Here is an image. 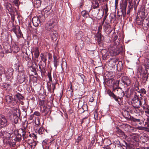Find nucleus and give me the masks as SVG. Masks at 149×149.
I'll list each match as a JSON object with an SVG mask.
<instances>
[{"label":"nucleus","mask_w":149,"mask_h":149,"mask_svg":"<svg viewBox=\"0 0 149 149\" xmlns=\"http://www.w3.org/2000/svg\"><path fill=\"white\" fill-rule=\"evenodd\" d=\"M56 23L53 21L51 23L46 24L45 28V30L49 33L54 41H56L58 36L57 32L56 30Z\"/></svg>","instance_id":"nucleus-1"},{"label":"nucleus","mask_w":149,"mask_h":149,"mask_svg":"<svg viewBox=\"0 0 149 149\" xmlns=\"http://www.w3.org/2000/svg\"><path fill=\"white\" fill-rule=\"evenodd\" d=\"M107 93L111 97L112 99H114L118 104L119 106H121L123 104V97L125 95L118 94V96H117L113 93L111 92L110 90L107 91Z\"/></svg>","instance_id":"nucleus-2"},{"label":"nucleus","mask_w":149,"mask_h":149,"mask_svg":"<svg viewBox=\"0 0 149 149\" xmlns=\"http://www.w3.org/2000/svg\"><path fill=\"white\" fill-rule=\"evenodd\" d=\"M13 114L10 116L9 118L12 122L17 124L20 116V111L17 108H13Z\"/></svg>","instance_id":"nucleus-3"},{"label":"nucleus","mask_w":149,"mask_h":149,"mask_svg":"<svg viewBox=\"0 0 149 149\" xmlns=\"http://www.w3.org/2000/svg\"><path fill=\"white\" fill-rule=\"evenodd\" d=\"M127 4V0H123L122 3H120V9L121 13V15L119 14L118 12V19H121L123 16V18L125 17L126 15V8Z\"/></svg>","instance_id":"nucleus-4"},{"label":"nucleus","mask_w":149,"mask_h":149,"mask_svg":"<svg viewBox=\"0 0 149 149\" xmlns=\"http://www.w3.org/2000/svg\"><path fill=\"white\" fill-rule=\"evenodd\" d=\"M138 14L139 15L141 19L137 18V24L138 25L142 24L143 20L145 19V6H141L138 10Z\"/></svg>","instance_id":"nucleus-5"},{"label":"nucleus","mask_w":149,"mask_h":149,"mask_svg":"<svg viewBox=\"0 0 149 149\" xmlns=\"http://www.w3.org/2000/svg\"><path fill=\"white\" fill-rule=\"evenodd\" d=\"M119 81L117 80L113 83L112 85V92L117 94L125 95L124 92L122 88L119 86Z\"/></svg>","instance_id":"nucleus-6"},{"label":"nucleus","mask_w":149,"mask_h":149,"mask_svg":"<svg viewBox=\"0 0 149 149\" xmlns=\"http://www.w3.org/2000/svg\"><path fill=\"white\" fill-rule=\"evenodd\" d=\"M143 111L145 113L146 116L147 117V119L145 123L144 126L145 127H142L141 130L149 128V107L144 106L143 107Z\"/></svg>","instance_id":"nucleus-7"},{"label":"nucleus","mask_w":149,"mask_h":149,"mask_svg":"<svg viewBox=\"0 0 149 149\" xmlns=\"http://www.w3.org/2000/svg\"><path fill=\"white\" fill-rule=\"evenodd\" d=\"M40 19L44 21L45 19V16L42 15H40L39 17H34L32 19V22L33 25L35 27L38 26L40 23Z\"/></svg>","instance_id":"nucleus-8"},{"label":"nucleus","mask_w":149,"mask_h":149,"mask_svg":"<svg viewBox=\"0 0 149 149\" xmlns=\"http://www.w3.org/2000/svg\"><path fill=\"white\" fill-rule=\"evenodd\" d=\"M132 105L134 108H139L140 105H142L141 100L139 97L137 95H134L131 101Z\"/></svg>","instance_id":"nucleus-9"},{"label":"nucleus","mask_w":149,"mask_h":149,"mask_svg":"<svg viewBox=\"0 0 149 149\" xmlns=\"http://www.w3.org/2000/svg\"><path fill=\"white\" fill-rule=\"evenodd\" d=\"M5 99L8 104H12L13 106L15 105L17 102L15 98H13L12 95H6L5 96Z\"/></svg>","instance_id":"nucleus-10"},{"label":"nucleus","mask_w":149,"mask_h":149,"mask_svg":"<svg viewBox=\"0 0 149 149\" xmlns=\"http://www.w3.org/2000/svg\"><path fill=\"white\" fill-rule=\"evenodd\" d=\"M112 46V45H111L110 47L111 49H110L109 50L110 55L112 56H116L118 55L121 52L120 49L118 47H114Z\"/></svg>","instance_id":"nucleus-11"},{"label":"nucleus","mask_w":149,"mask_h":149,"mask_svg":"<svg viewBox=\"0 0 149 149\" xmlns=\"http://www.w3.org/2000/svg\"><path fill=\"white\" fill-rule=\"evenodd\" d=\"M130 118L132 122L135 125H139L142 126L144 124V122L140 119L136 118L134 117H130Z\"/></svg>","instance_id":"nucleus-12"},{"label":"nucleus","mask_w":149,"mask_h":149,"mask_svg":"<svg viewBox=\"0 0 149 149\" xmlns=\"http://www.w3.org/2000/svg\"><path fill=\"white\" fill-rule=\"evenodd\" d=\"M140 0H129V5L128 7H130L133 9L134 8L136 10L137 7L139 5V2Z\"/></svg>","instance_id":"nucleus-13"},{"label":"nucleus","mask_w":149,"mask_h":149,"mask_svg":"<svg viewBox=\"0 0 149 149\" xmlns=\"http://www.w3.org/2000/svg\"><path fill=\"white\" fill-rule=\"evenodd\" d=\"M12 31H13L18 37H21L22 35L19 26L13 25L12 26Z\"/></svg>","instance_id":"nucleus-14"},{"label":"nucleus","mask_w":149,"mask_h":149,"mask_svg":"<svg viewBox=\"0 0 149 149\" xmlns=\"http://www.w3.org/2000/svg\"><path fill=\"white\" fill-rule=\"evenodd\" d=\"M41 109V114L42 116H46L47 115H50L51 112L50 109V107H47L46 106H43L42 109Z\"/></svg>","instance_id":"nucleus-15"},{"label":"nucleus","mask_w":149,"mask_h":149,"mask_svg":"<svg viewBox=\"0 0 149 149\" xmlns=\"http://www.w3.org/2000/svg\"><path fill=\"white\" fill-rule=\"evenodd\" d=\"M121 80L124 85H126L127 87L130 86L131 84V80L127 76H123L122 77L121 79Z\"/></svg>","instance_id":"nucleus-16"},{"label":"nucleus","mask_w":149,"mask_h":149,"mask_svg":"<svg viewBox=\"0 0 149 149\" xmlns=\"http://www.w3.org/2000/svg\"><path fill=\"white\" fill-rule=\"evenodd\" d=\"M0 124L3 127L7 126L9 124L6 118L2 115L0 116Z\"/></svg>","instance_id":"nucleus-17"},{"label":"nucleus","mask_w":149,"mask_h":149,"mask_svg":"<svg viewBox=\"0 0 149 149\" xmlns=\"http://www.w3.org/2000/svg\"><path fill=\"white\" fill-rule=\"evenodd\" d=\"M148 74L147 70H146L143 73H141V81L143 83H145L148 78Z\"/></svg>","instance_id":"nucleus-18"},{"label":"nucleus","mask_w":149,"mask_h":149,"mask_svg":"<svg viewBox=\"0 0 149 149\" xmlns=\"http://www.w3.org/2000/svg\"><path fill=\"white\" fill-rule=\"evenodd\" d=\"M116 131L117 134L119 135V136L122 137L123 139H126L127 138V136L126 135L124 132L118 127H116Z\"/></svg>","instance_id":"nucleus-19"},{"label":"nucleus","mask_w":149,"mask_h":149,"mask_svg":"<svg viewBox=\"0 0 149 149\" xmlns=\"http://www.w3.org/2000/svg\"><path fill=\"white\" fill-rule=\"evenodd\" d=\"M140 139L143 143H145L149 141V136L147 134H144L141 136Z\"/></svg>","instance_id":"nucleus-20"},{"label":"nucleus","mask_w":149,"mask_h":149,"mask_svg":"<svg viewBox=\"0 0 149 149\" xmlns=\"http://www.w3.org/2000/svg\"><path fill=\"white\" fill-rule=\"evenodd\" d=\"M142 26L144 30H147L149 26V22L147 19H145L142 22Z\"/></svg>","instance_id":"nucleus-21"},{"label":"nucleus","mask_w":149,"mask_h":149,"mask_svg":"<svg viewBox=\"0 0 149 149\" xmlns=\"http://www.w3.org/2000/svg\"><path fill=\"white\" fill-rule=\"evenodd\" d=\"M102 55V58L103 60L107 59L109 56L107 50L105 49H102L101 51Z\"/></svg>","instance_id":"nucleus-22"},{"label":"nucleus","mask_w":149,"mask_h":149,"mask_svg":"<svg viewBox=\"0 0 149 149\" xmlns=\"http://www.w3.org/2000/svg\"><path fill=\"white\" fill-rule=\"evenodd\" d=\"M33 52L34 53V56L35 58H38L40 52L38 48L37 47H35L33 49V51L32 53Z\"/></svg>","instance_id":"nucleus-23"},{"label":"nucleus","mask_w":149,"mask_h":149,"mask_svg":"<svg viewBox=\"0 0 149 149\" xmlns=\"http://www.w3.org/2000/svg\"><path fill=\"white\" fill-rule=\"evenodd\" d=\"M112 30L111 27V26L109 24H107L105 26L104 31L107 34H110Z\"/></svg>","instance_id":"nucleus-24"},{"label":"nucleus","mask_w":149,"mask_h":149,"mask_svg":"<svg viewBox=\"0 0 149 149\" xmlns=\"http://www.w3.org/2000/svg\"><path fill=\"white\" fill-rule=\"evenodd\" d=\"M41 1L40 0H35L33 2V4L35 7L38 8L41 6Z\"/></svg>","instance_id":"nucleus-25"},{"label":"nucleus","mask_w":149,"mask_h":149,"mask_svg":"<svg viewBox=\"0 0 149 149\" xmlns=\"http://www.w3.org/2000/svg\"><path fill=\"white\" fill-rule=\"evenodd\" d=\"M53 58L54 66L56 68L57 66L58 65V59L57 58L56 56L54 55Z\"/></svg>","instance_id":"nucleus-26"},{"label":"nucleus","mask_w":149,"mask_h":149,"mask_svg":"<svg viewBox=\"0 0 149 149\" xmlns=\"http://www.w3.org/2000/svg\"><path fill=\"white\" fill-rule=\"evenodd\" d=\"M15 137L14 139L15 141L17 142H19L22 139V136L21 134L18 133L16 135H15Z\"/></svg>","instance_id":"nucleus-27"},{"label":"nucleus","mask_w":149,"mask_h":149,"mask_svg":"<svg viewBox=\"0 0 149 149\" xmlns=\"http://www.w3.org/2000/svg\"><path fill=\"white\" fill-rule=\"evenodd\" d=\"M86 22L88 25H91L93 23V20L92 18L89 17L86 19Z\"/></svg>","instance_id":"nucleus-28"},{"label":"nucleus","mask_w":149,"mask_h":149,"mask_svg":"<svg viewBox=\"0 0 149 149\" xmlns=\"http://www.w3.org/2000/svg\"><path fill=\"white\" fill-rule=\"evenodd\" d=\"M99 7V3L97 0H94L93 2L92 7L93 9Z\"/></svg>","instance_id":"nucleus-29"},{"label":"nucleus","mask_w":149,"mask_h":149,"mask_svg":"<svg viewBox=\"0 0 149 149\" xmlns=\"http://www.w3.org/2000/svg\"><path fill=\"white\" fill-rule=\"evenodd\" d=\"M83 32L81 31H79L77 33H76V38L77 39L79 40L83 36Z\"/></svg>","instance_id":"nucleus-30"},{"label":"nucleus","mask_w":149,"mask_h":149,"mask_svg":"<svg viewBox=\"0 0 149 149\" xmlns=\"http://www.w3.org/2000/svg\"><path fill=\"white\" fill-rule=\"evenodd\" d=\"M113 45H112V47H118V48L122 47V45L120 44V42L118 40L113 41Z\"/></svg>","instance_id":"nucleus-31"},{"label":"nucleus","mask_w":149,"mask_h":149,"mask_svg":"<svg viewBox=\"0 0 149 149\" xmlns=\"http://www.w3.org/2000/svg\"><path fill=\"white\" fill-rule=\"evenodd\" d=\"M127 144L125 141H123L121 142L119 146H117L118 147H122L123 149H125Z\"/></svg>","instance_id":"nucleus-32"},{"label":"nucleus","mask_w":149,"mask_h":149,"mask_svg":"<svg viewBox=\"0 0 149 149\" xmlns=\"http://www.w3.org/2000/svg\"><path fill=\"white\" fill-rule=\"evenodd\" d=\"M44 128L43 127H40L39 129H36V132H38L40 135L43 134L44 132Z\"/></svg>","instance_id":"nucleus-33"},{"label":"nucleus","mask_w":149,"mask_h":149,"mask_svg":"<svg viewBox=\"0 0 149 149\" xmlns=\"http://www.w3.org/2000/svg\"><path fill=\"white\" fill-rule=\"evenodd\" d=\"M40 57L42 61L47 63V58L46 55H44L42 53L40 54Z\"/></svg>","instance_id":"nucleus-34"},{"label":"nucleus","mask_w":149,"mask_h":149,"mask_svg":"<svg viewBox=\"0 0 149 149\" xmlns=\"http://www.w3.org/2000/svg\"><path fill=\"white\" fill-rule=\"evenodd\" d=\"M6 144L10 147H13L15 145V142H12L11 141V139L9 140H7L6 141Z\"/></svg>","instance_id":"nucleus-35"},{"label":"nucleus","mask_w":149,"mask_h":149,"mask_svg":"<svg viewBox=\"0 0 149 149\" xmlns=\"http://www.w3.org/2000/svg\"><path fill=\"white\" fill-rule=\"evenodd\" d=\"M39 66V71L40 72L42 76L44 75L46 72L45 68L38 65Z\"/></svg>","instance_id":"nucleus-36"},{"label":"nucleus","mask_w":149,"mask_h":149,"mask_svg":"<svg viewBox=\"0 0 149 149\" xmlns=\"http://www.w3.org/2000/svg\"><path fill=\"white\" fill-rule=\"evenodd\" d=\"M15 96L20 101L23 100L24 98V97L22 95L19 93H17V94L15 95Z\"/></svg>","instance_id":"nucleus-37"},{"label":"nucleus","mask_w":149,"mask_h":149,"mask_svg":"<svg viewBox=\"0 0 149 149\" xmlns=\"http://www.w3.org/2000/svg\"><path fill=\"white\" fill-rule=\"evenodd\" d=\"M81 15L83 17H87L90 16L88 12L85 10H83L81 12Z\"/></svg>","instance_id":"nucleus-38"},{"label":"nucleus","mask_w":149,"mask_h":149,"mask_svg":"<svg viewBox=\"0 0 149 149\" xmlns=\"http://www.w3.org/2000/svg\"><path fill=\"white\" fill-rule=\"evenodd\" d=\"M7 10L8 11L9 14L11 15L14 14V12L12 5L8 8Z\"/></svg>","instance_id":"nucleus-39"},{"label":"nucleus","mask_w":149,"mask_h":149,"mask_svg":"<svg viewBox=\"0 0 149 149\" xmlns=\"http://www.w3.org/2000/svg\"><path fill=\"white\" fill-rule=\"evenodd\" d=\"M5 134L6 135L4 136V137H5V138L7 140L11 139V138H12L11 139H12L13 136L11 137V134L7 132H6V133H5Z\"/></svg>","instance_id":"nucleus-40"},{"label":"nucleus","mask_w":149,"mask_h":149,"mask_svg":"<svg viewBox=\"0 0 149 149\" xmlns=\"http://www.w3.org/2000/svg\"><path fill=\"white\" fill-rule=\"evenodd\" d=\"M21 130L23 133V134H22V137L24 140H25L27 137L28 135L26 134V132L25 131V130L24 129H23L22 128H21Z\"/></svg>","instance_id":"nucleus-41"},{"label":"nucleus","mask_w":149,"mask_h":149,"mask_svg":"<svg viewBox=\"0 0 149 149\" xmlns=\"http://www.w3.org/2000/svg\"><path fill=\"white\" fill-rule=\"evenodd\" d=\"M138 86H139V83L137 81H136L135 82V83H133L132 86V89H134L135 88L137 87Z\"/></svg>","instance_id":"nucleus-42"},{"label":"nucleus","mask_w":149,"mask_h":149,"mask_svg":"<svg viewBox=\"0 0 149 149\" xmlns=\"http://www.w3.org/2000/svg\"><path fill=\"white\" fill-rule=\"evenodd\" d=\"M139 108H134L132 109V111L136 113H139L140 112V110L138 109Z\"/></svg>","instance_id":"nucleus-43"},{"label":"nucleus","mask_w":149,"mask_h":149,"mask_svg":"<svg viewBox=\"0 0 149 149\" xmlns=\"http://www.w3.org/2000/svg\"><path fill=\"white\" fill-rule=\"evenodd\" d=\"M46 64L47 63L44 62H43L42 61H40L39 64H38V65H39L45 68L46 67Z\"/></svg>","instance_id":"nucleus-44"},{"label":"nucleus","mask_w":149,"mask_h":149,"mask_svg":"<svg viewBox=\"0 0 149 149\" xmlns=\"http://www.w3.org/2000/svg\"><path fill=\"white\" fill-rule=\"evenodd\" d=\"M47 75L49 78V81L52 82V76H51V71H48V72Z\"/></svg>","instance_id":"nucleus-45"},{"label":"nucleus","mask_w":149,"mask_h":149,"mask_svg":"<svg viewBox=\"0 0 149 149\" xmlns=\"http://www.w3.org/2000/svg\"><path fill=\"white\" fill-rule=\"evenodd\" d=\"M88 119L87 118H83L81 122V125H82L83 123H86L87 124V123H88Z\"/></svg>","instance_id":"nucleus-46"},{"label":"nucleus","mask_w":149,"mask_h":149,"mask_svg":"<svg viewBox=\"0 0 149 149\" xmlns=\"http://www.w3.org/2000/svg\"><path fill=\"white\" fill-rule=\"evenodd\" d=\"M28 145L31 146H30L31 147V148H33V149L35 148L36 145H37V143H36L34 141L33 142L31 143H28Z\"/></svg>","instance_id":"nucleus-47"},{"label":"nucleus","mask_w":149,"mask_h":149,"mask_svg":"<svg viewBox=\"0 0 149 149\" xmlns=\"http://www.w3.org/2000/svg\"><path fill=\"white\" fill-rule=\"evenodd\" d=\"M18 70L19 72H22L24 70V68L22 66L18 65Z\"/></svg>","instance_id":"nucleus-48"},{"label":"nucleus","mask_w":149,"mask_h":149,"mask_svg":"<svg viewBox=\"0 0 149 149\" xmlns=\"http://www.w3.org/2000/svg\"><path fill=\"white\" fill-rule=\"evenodd\" d=\"M87 105H84L82 107V108L80 110L82 109L83 110L82 113L84 112L85 111H86L87 109Z\"/></svg>","instance_id":"nucleus-49"},{"label":"nucleus","mask_w":149,"mask_h":149,"mask_svg":"<svg viewBox=\"0 0 149 149\" xmlns=\"http://www.w3.org/2000/svg\"><path fill=\"white\" fill-rule=\"evenodd\" d=\"M57 82H56L54 83H52L51 84V86L52 87V92H54V90L56 88V86H55Z\"/></svg>","instance_id":"nucleus-50"},{"label":"nucleus","mask_w":149,"mask_h":149,"mask_svg":"<svg viewBox=\"0 0 149 149\" xmlns=\"http://www.w3.org/2000/svg\"><path fill=\"white\" fill-rule=\"evenodd\" d=\"M83 139V137L81 136H79L77 140L76 141V143H77L78 144L79 143V142Z\"/></svg>","instance_id":"nucleus-51"},{"label":"nucleus","mask_w":149,"mask_h":149,"mask_svg":"<svg viewBox=\"0 0 149 149\" xmlns=\"http://www.w3.org/2000/svg\"><path fill=\"white\" fill-rule=\"evenodd\" d=\"M125 149H134L133 146L130 144H127Z\"/></svg>","instance_id":"nucleus-52"},{"label":"nucleus","mask_w":149,"mask_h":149,"mask_svg":"<svg viewBox=\"0 0 149 149\" xmlns=\"http://www.w3.org/2000/svg\"><path fill=\"white\" fill-rule=\"evenodd\" d=\"M113 142L117 146H119L121 142L117 139H115L113 141Z\"/></svg>","instance_id":"nucleus-53"},{"label":"nucleus","mask_w":149,"mask_h":149,"mask_svg":"<svg viewBox=\"0 0 149 149\" xmlns=\"http://www.w3.org/2000/svg\"><path fill=\"white\" fill-rule=\"evenodd\" d=\"M35 123L36 125H39L40 124V120L39 118H38L35 119Z\"/></svg>","instance_id":"nucleus-54"},{"label":"nucleus","mask_w":149,"mask_h":149,"mask_svg":"<svg viewBox=\"0 0 149 149\" xmlns=\"http://www.w3.org/2000/svg\"><path fill=\"white\" fill-rule=\"evenodd\" d=\"M94 118L96 120H97L98 118V114L97 112L95 111L94 112Z\"/></svg>","instance_id":"nucleus-55"},{"label":"nucleus","mask_w":149,"mask_h":149,"mask_svg":"<svg viewBox=\"0 0 149 149\" xmlns=\"http://www.w3.org/2000/svg\"><path fill=\"white\" fill-rule=\"evenodd\" d=\"M102 36L101 34H100L97 37V41L98 43H99V42H101V41L102 40Z\"/></svg>","instance_id":"nucleus-56"},{"label":"nucleus","mask_w":149,"mask_h":149,"mask_svg":"<svg viewBox=\"0 0 149 149\" xmlns=\"http://www.w3.org/2000/svg\"><path fill=\"white\" fill-rule=\"evenodd\" d=\"M146 91L145 89L142 88L140 90V92L139 93H141L143 94H145L146 93Z\"/></svg>","instance_id":"nucleus-57"},{"label":"nucleus","mask_w":149,"mask_h":149,"mask_svg":"<svg viewBox=\"0 0 149 149\" xmlns=\"http://www.w3.org/2000/svg\"><path fill=\"white\" fill-rule=\"evenodd\" d=\"M110 61L109 62H113L114 63H116V62L118 61V60L115 58H110Z\"/></svg>","instance_id":"nucleus-58"},{"label":"nucleus","mask_w":149,"mask_h":149,"mask_svg":"<svg viewBox=\"0 0 149 149\" xmlns=\"http://www.w3.org/2000/svg\"><path fill=\"white\" fill-rule=\"evenodd\" d=\"M116 14H114L113 15V16H111L110 21L111 22L112 20H113V21H116Z\"/></svg>","instance_id":"nucleus-59"},{"label":"nucleus","mask_w":149,"mask_h":149,"mask_svg":"<svg viewBox=\"0 0 149 149\" xmlns=\"http://www.w3.org/2000/svg\"><path fill=\"white\" fill-rule=\"evenodd\" d=\"M9 86L10 85L9 84H5L3 86V87L4 89L7 90L8 88V87H9Z\"/></svg>","instance_id":"nucleus-60"},{"label":"nucleus","mask_w":149,"mask_h":149,"mask_svg":"<svg viewBox=\"0 0 149 149\" xmlns=\"http://www.w3.org/2000/svg\"><path fill=\"white\" fill-rule=\"evenodd\" d=\"M19 0H14L13 1V3L16 6H18L19 5Z\"/></svg>","instance_id":"nucleus-61"},{"label":"nucleus","mask_w":149,"mask_h":149,"mask_svg":"<svg viewBox=\"0 0 149 149\" xmlns=\"http://www.w3.org/2000/svg\"><path fill=\"white\" fill-rule=\"evenodd\" d=\"M36 115L37 116H40V113L38 111H35L32 116Z\"/></svg>","instance_id":"nucleus-62"},{"label":"nucleus","mask_w":149,"mask_h":149,"mask_svg":"<svg viewBox=\"0 0 149 149\" xmlns=\"http://www.w3.org/2000/svg\"><path fill=\"white\" fill-rule=\"evenodd\" d=\"M5 6L6 7V9L7 10L8 8H9L11 6V5L9 3H5Z\"/></svg>","instance_id":"nucleus-63"},{"label":"nucleus","mask_w":149,"mask_h":149,"mask_svg":"<svg viewBox=\"0 0 149 149\" xmlns=\"http://www.w3.org/2000/svg\"><path fill=\"white\" fill-rule=\"evenodd\" d=\"M103 148L104 149H113L111 148V146H109L107 145L106 146H105L104 147H103Z\"/></svg>","instance_id":"nucleus-64"}]
</instances>
